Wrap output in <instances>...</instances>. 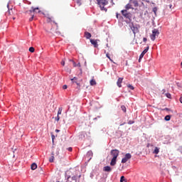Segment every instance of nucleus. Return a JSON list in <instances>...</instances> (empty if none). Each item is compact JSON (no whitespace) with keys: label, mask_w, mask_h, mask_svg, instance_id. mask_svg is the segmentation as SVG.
<instances>
[{"label":"nucleus","mask_w":182,"mask_h":182,"mask_svg":"<svg viewBox=\"0 0 182 182\" xmlns=\"http://www.w3.org/2000/svg\"><path fill=\"white\" fill-rule=\"evenodd\" d=\"M120 154V151L117 149L111 150V156L112 159L110 162V166H116V163H117V157H119V154Z\"/></svg>","instance_id":"obj_1"},{"label":"nucleus","mask_w":182,"mask_h":182,"mask_svg":"<svg viewBox=\"0 0 182 182\" xmlns=\"http://www.w3.org/2000/svg\"><path fill=\"white\" fill-rule=\"evenodd\" d=\"M72 82H75V80H77V77H74L73 79H71Z\"/></svg>","instance_id":"obj_31"},{"label":"nucleus","mask_w":182,"mask_h":182,"mask_svg":"<svg viewBox=\"0 0 182 182\" xmlns=\"http://www.w3.org/2000/svg\"><path fill=\"white\" fill-rule=\"evenodd\" d=\"M61 65H62L63 66H65V60H63L61 61Z\"/></svg>","instance_id":"obj_36"},{"label":"nucleus","mask_w":182,"mask_h":182,"mask_svg":"<svg viewBox=\"0 0 182 182\" xmlns=\"http://www.w3.org/2000/svg\"><path fill=\"white\" fill-rule=\"evenodd\" d=\"M63 89L65 90L66 89H68V85H65L63 86Z\"/></svg>","instance_id":"obj_34"},{"label":"nucleus","mask_w":182,"mask_h":182,"mask_svg":"<svg viewBox=\"0 0 182 182\" xmlns=\"http://www.w3.org/2000/svg\"><path fill=\"white\" fill-rule=\"evenodd\" d=\"M127 87H128L129 89H130L131 90H134V87H133V85H128Z\"/></svg>","instance_id":"obj_24"},{"label":"nucleus","mask_w":182,"mask_h":182,"mask_svg":"<svg viewBox=\"0 0 182 182\" xmlns=\"http://www.w3.org/2000/svg\"><path fill=\"white\" fill-rule=\"evenodd\" d=\"M123 124H121V126H123Z\"/></svg>","instance_id":"obj_54"},{"label":"nucleus","mask_w":182,"mask_h":182,"mask_svg":"<svg viewBox=\"0 0 182 182\" xmlns=\"http://www.w3.org/2000/svg\"><path fill=\"white\" fill-rule=\"evenodd\" d=\"M55 159V154H53V152L51 153V156L49 159V161L50 163H53V160Z\"/></svg>","instance_id":"obj_14"},{"label":"nucleus","mask_w":182,"mask_h":182,"mask_svg":"<svg viewBox=\"0 0 182 182\" xmlns=\"http://www.w3.org/2000/svg\"><path fill=\"white\" fill-rule=\"evenodd\" d=\"M57 182H59V181H57Z\"/></svg>","instance_id":"obj_56"},{"label":"nucleus","mask_w":182,"mask_h":182,"mask_svg":"<svg viewBox=\"0 0 182 182\" xmlns=\"http://www.w3.org/2000/svg\"><path fill=\"white\" fill-rule=\"evenodd\" d=\"M72 180H73V181H76L77 180V176H73L72 177Z\"/></svg>","instance_id":"obj_26"},{"label":"nucleus","mask_w":182,"mask_h":182,"mask_svg":"<svg viewBox=\"0 0 182 182\" xmlns=\"http://www.w3.org/2000/svg\"><path fill=\"white\" fill-rule=\"evenodd\" d=\"M68 178H70V176H68Z\"/></svg>","instance_id":"obj_55"},{"label":"nucleus","mask_w":182,"mask_h":182,"mask_svg":"<svg viewBox=\"0 0 182 182\" xmlns=\"http://www.w3.org/2000/svg\"><path fill=\"white\" fill-rule=\"evenodd\" d=\"M179 101L181 103H182V97H180Z\"/></svg>","instance_id":"obj_41"},{"label":"nucleus","mask_w":182,"mask_h":182,"mask_svg":"<svg viewBox=\"0 0 182 182\" xmlns=\"http://www.w3.org/2000/svg\"><path fill=\"white\" fill-rule=\"evenodd\" d=\"M143 41H144V42H147V38H143Z\"/></svg>","instance_id":"obj_39"},{"label":"nucleus","mask_w":182,"mask_h":182,"mask_svg":"<svg viewBox=\"0 0 182 182\" xmlns=\"http://www.w3.org/2000/svg\"><path fill=\"white\" fill-rule=\"evenodd\" d=\"M84 35L86 39H90L92 38V34L87 31H85Z\"/></svg>","instance_id":"obj_12"},{"label":"nucleus","mask_w":182,"mask_h":182,"mask_svg":"<svg viewBox=\"0 0 182 182\" xmlns=\"http://www.w3.org/2000/svg\"><path fill=\"white\" fill-rule=\"evenodd\" d=\"M34 15L31 14V17L29 18L30 22H32L33 21Z\"/></svg>","instance_id":"obj_28"},{"label":"nucleus","mask_w":182,"mask_h":182,"mask_svg":"<svg viewBox=\"0 0 182 182\" xmlns=\"http://www.w3.org/2000/svg\"><path fill=\"white\" fill-rule=\"evenodd\" d=\"M162 95H166V90H162Z\"/></svg>","instance_id":"obj_37"},{"label":"nucleus","mask_w":182,"mask_h":182,"mask_svg":"<svg viewBox=\"0 0 182 182\" xmlns=\"http://www.w3.org/2000/svg\"><path fill=\"white\" fill-rule=\"evenodd\" d=\"M129 26L132 31L134 35H136V33H139V28L136 25H134L133 23H129Z\"/></svg>","instance_id":"obj_3"},{"label":"nucleus","mask_w":182,"mask_h":182,"mask_svg":"<svg viewBox=\"0 0 182 182\" xmlns=\"http://www.w3.org/2000/svg\"><path fill=\"white\" fill-rule=\"evenodd\" d=\"M54 23H55L56 25H58V23H55V21H54Z\"/></svg>","instance_id":"obj_51"},{"label":"nucleus","mask_w":182,"mask_h":182,"mask_svg":"<svg viewBox=\"0 0 182 182\" xmlns=\"http://www.w3.org/2000/svg\"><path fill=\"white\" fill-rule=\"evenodd\" d=\"M129 9H132V4H128L125 6V11H129Z\"/></svg>","instance_id":"obj_17"},{"label":"nucleus","mask_w":182,"mask_h":182,"mask_svg":"<svg viewBox=\"0 0 182 182\" xmlns=\"http://www.w3.org/2000/svg\"><path fill=\"white\" fill-rule=\"evenodd\" d=\"M122 15L124 16V18H127V19H131L132 18V14L130 12H128L127 10H122L121 11Z\"/></svg>","instance_id":"obj_5"},{"label":"nucleus","mask_w":182,"mask_h":182,"mask_svg":"<svg viewBox=\"0 0 182 182\" xmlns=\"http://www.w3.org/2000/svg\"><path fill=\"white\" fill-rule=\"evenodd\" d=\"M167 4L165 6L166 9H168V11H173L174 9V6H173V4H171V1L168 0Z\"/></svg>","instance_id":"obj_7"},{"label":"nucleus","mask_w":182,"mask_h":182,"mask_svg":"<svg viewBox=\"0 0 182 182\" xmlns=\"http://www.w3.org/2000/svg\"><path fill=\"white\" fill-rule=\"evenodd\" d=\"M90 84L91 85V86H95L96 85V80H91L90 81Z\"/></svg>","instance_id":"obj_18"},{"label":"nucleus","mask_w":182,"mask_h":182,"mask_svg":"<svg viewBox=\"0 0 182 182\" xmlns=\"http://www.w3.org/2000/svg\"><path fill=\"white\" fill-rule=\"evenodd\" d=\"M142 1H145V2H147L148 4L150 3V0H142Z\"/></svg>","instance_id":"obj_38"},{"label":"nucleus","mask_w":182,"mask_h":182,"mask_svg":"<svg viewBox=\"0 0 182 182\" xmlns=\"http://www.w3.org/2000/svg\"><path fill=\"white\" fill-rule=\"evenodd\" d=\"M32 10H30L29 12L30 14H32V12H34L36 14H39L41 13V10H39V8L36 7V8H31Z\"/></svg>","instance_id":"obj_9"},{"label":"nucleus","mask_w":182,"mask_h":182,"mask_svg":"<svg viewBox=\"0 0 182 182\" xmlns=\"http://www.w3.org/2000/svg\"><path fill=\"white\" fill-rule=\"evenodd\" d=\"M59 114H62V108L58 109V115L59 116Z\"/></svg>","instance_id":"obj_27"},{"label":"nucleus","mask_w":182,"mask_h":182,"mask_svg":"<svg viewBox=\"0 0 182 182\" xmlns=\"http://www.w3.org/2000/svg\"><path fill=\"white\" fill-rule=\"evenodd\" d=\"M170 119H171V117L170 115H166L164 118V120H166V122L170 121Z\"/></svg>","instance_id":"obj_21"},{"label":"nucleus","mask_w":182,"mask_h":182,"mask_svg":"<svg viewBox=\"0 0 182 182\" xmlns=\"http://www.w3.org/2000/svg\"><path fill=\"white\" fill-rule=\"evenodd\" d=\"M77 66L80 67V63H78V64L77 65Z\"/></svg>","instance_id":"obj_45"},{"label":"nucleus","mask_w":182,"mask_h":182,"mask_svg":"<svg viewBox=\"0 0 182 182\" xmlns=\"http://www.w3.org/2000/svg\"><path fill=\"white\" fill-rule=\"evenodd\" d=\"M153 12H154V14H156L157 12V7H154L153 9Z\"/></svg>","instance_id":"obj_30"},{"label":"nucleus","mask_w":182,"mask_h":182,"mask_svg":"<svg viewBox=\"0 0 182 182\" xmlns=\"http://www.w3.org/2000/svg\"><path fill=\"white\" fill-rule=\"evenodd\" d=\"M75 83H76L77 85H79V83L76 82V81H74Z\"/></svg>","instance_id":"obj_48"},{"label":"nucleus","mask_w":182,"mask_h":182,"mask_svg":"<svg viewBox=\"0 0 182 182\" xmlns=\"http://www.w3.org/2000/svg\"><path fill=\"white\" fill-rule=\"evenodd\" d=\"M69 151H72V147L68 148Z\"/></svg>","instance_id":"obj_43"},{"label":"nucleus","mask_w":182,"mask_h":182,"mask_svg":"<svg viewBox=\"0 0 182 182\" xmlns=\"http://www.w3.org/2000/svg\"><path fill=\"white\" fill-rule=\"evenodd\" d=\"M55 132H56V133H59V132H60V130H59V129H55Z\"/></svg>","instance_id":"obj_42"},{"label":"nucleus","mask_w":182,"mask_h":182,"mask_svg":"<svg viewBox=\"0 0 182 182\" xmlns=\"http://www.w3.org/2000/svg\"><path fill=\"white\" fill-rule=\"evenodd\" d=\"M121 109L124 113H126V107L124 105L121 106Z\"/></svg>","instance_id":"obj_25"},{"label":"nucleus","mask_w":182,"mask_h":182,"mask_svg":"<svg viewBox=\"0 0 182 182\" xmlns=\"http://www.w3.org/2000/svg\"><path fill=\"white\" fill-rule=\"evenodd\" d=\"M75 83H76L77 85H79V83L76 82V81H74Z\"/></svg>","instance_id":"obj_46"},{"label":"nucleus","mask_w":182,"mask_h":182,"mask_svg":"<svg viewBox=\"0 0 182 182\" xmlns=\"http://www.w3.org/2000/svg\"><path fill=\"white\" fill-rule=\"evenodd\" d=\"M28 12H29V11H26L25 14H28Z\"/></svg>","instance_id":"obj_50"},{"label":"nucleus","mask_w":182,"mask_h":182,"mask_svg":"<svg viewBox=\"0 0 182 182\" xmlns=\"http://www.w3.org/2000/svg\"><path fill=\"white\" fill-rule=\"evenodd\" d=\"M75 83H76L77 85H79V83L76 82V81H74Z\"/></svg>","instance_id":"obj_47"},{"label":"nucleus","mask_w":182,"mask_h":182,"mask_svg":"<svg viewBox=\"0 0 182 182\" xmlns=\"http://www.w3.org/2000/svg\"><path fill=\"white\" fill-rule=\"evenodd\" d=\"M134 121H129L128 124H133Z\"/></svg>","instance_id":"obj_35"},{"label":"nucleus","mask_w":182,"mask_h":182,"mask_svg":"<svg viewBox=\"0 0 182 182\" xmlns=\"http://www.w3.org/2000/svg\"><path fill=\"white\" fill-rule=\"evenodd\" d=\"M7 7L9 8V4L7 5Z\"/></svg>","instance_id":"obj_49"},{"label":"nucleus","mask_w":182,"mask_h":182,"mask_svg":"<svg viewBox=\"0 0 182 182\" xmlns=\"http://www.w3.org/2000/svg\"><path fill=\"white\" fill-rule=\"evenodd\" d=\"M29 52H31V53H33V52H35V48L33 47H30Z\"/></svg>","instance_id":"obj_22"},{"label":"nucleus","mask_w":182,"mask_h":182,"mask_svg":"<svg viewBox=\"0 0 182 182\" xmlns=\"http://www.w3.org/2000/svg\"><path fill=\"white\" fill-rule=\"evenodd\" d=\"M132 4L134 5V6H139V2L137 0L132 1Z\"/></svg>","instance_id":"obj_20"},{"label":"nucleus","mask_w":182,"mask_h":182,"mask_svg":"<svg viewBox=\"0 0 182 182\" xmlns=\"http://www.w3.org/2000/svg\"><path fill=\"white\" fill-rule=\"evenodd\" d=\"M122 82H123V77L118 78L117 82V85L118 87H122Z\"/></svg>","instance_id":"obj_11"},{"label":"nucleus","mask_w":182,"mask_h":182,"mask_svg":"<svg viewBox=\"0 0 182 182\" xmlns=\"http://www.w3.org/2000/svg\"><path fill=\"white\" fill-rule=\"evenodd\" d=\"M153 153L154 154H159V153H160V149H159L158 147H155Z\"/></svg>","instance_id":"obj_16"},{"label":"nucleus","mask_w":182,"mask_h":182,"mask_svg":"<svg viewBox=\"0 0 182 182\" xmlns=\"http://www.w3.org/2000/svg\"><path fill=\"white\" fill-rule=\"evenodd\" d=\"M90 41L92 45H93L94 48H97V46H99V45H97V40L90 39Z\"/></svg>","instance_id":"obj_10"},{"label":"nucleus","mask_w":182,"mask_h":182,"mask_svg":"<svg viewBox=\"0 0 182 182\" xmlns=\"http://www.w3.org/2000/svg\"><path fill=\"white\" fill-rule=\"evenodd\" d=\"M165 96H166V97H168V99H171V94H170V93H166Z\"/></svg>","instance_id":"obj_23"},{"label":"nucleus","mask_w":182,"mask_h":182,"mask_svg":"<svg viewBox=\"0 0 182 182\" xmlns=\"http://www.w3.org/2000/svg\"><path fill=\"white\" fill-rule=\"evenodd\" d=\"M78 177H79V178H80L81 176L80 175Z\"/></svg>","instance_id":"obj_52"},{"label":"nucleus","mask_w":182,"mask_h":182,"mask_svg":"<svg viewBox=\"0 0 182 182\" xmlns=\"http://www.w3.org/2000/svg\"><path fill=\"white\" fill-rule=\"evenodd\" d=\"M12 12H13L12 9H9V11H8L9 15H12Z\"/></svg>","instance_id":"obj_29"},{"label":"nucleus","mask_w":182,"mask_h":182,"mask_svg":"<svg viewBox=\"0 0 182 182\" xmlns=\"http://www.w3.org/2000/svg\"><path fill=\"white\" fill-rule=\"evenodd\" d=\"M104 171H107V173H110L112 171V168L109 166H105L103 168Z\"/></svg>","instance_id":"obj_13"},{"label":"nucleus","mask_w":182,"mask_h":182,"mask_svg":"<svg viewBox=\"0 0 182 182\" xmlns=\"http://www.w3.org/2000/svg\"><path fill=\"white\" fill-rule=\"evenodd\" d=\"M160 35V32L157 28L152 30V34L150 36L151 41H156V37Z\"/></svg>","instance_id":"obj_4"},{"label":"nucleus","mask_w":182,"mask_h":182,"mask_svg":"<svg viewBox=\"0 0 182 182\" xmlns=\"http://www.w3.org/2000/svg\"><path fill=\"white\" fill-rule=\"evenodd\" d=\"M13 19L15 20V17H13Z\"/></svg>","instance_id":"obj_53"},{"label":"nucleus","mask_w":182,"mask_h":182,"mask_svg":"<svg viewBox=\"0 0 182 182\" xmlns=\"http://www.w3.org/2000/svg\"><path fill=\"white\" fill-rule=\"evenodd\" d=\"M127 182V179L124 178V176H121L120 178V182Z\"/></svg>","instance_id":"obj_19"},{"label":"nucleus","mask_w":182,"mask_h":182,"mask_svg":"<svg viewBox=\"0 0 182 182\" xmlns=\"http://www.w3.org/2000/svg\"><path fill=\"white\" fill-rule=\"evenodd\" d=\"M31 170H36V168H38V165H36V163H33L31 164Z\"/></svg>","instance_id":"obj_15"},{"label":"nucleus","mask_w":182,"mask_h":182,"mask_svg":"<svg viewBox=\"0 0 182 182\" xmlns=\"http://www.w3.org/2000/svg\"><path fill=\"white\" fill-rule=\"evenodd\" d=\"M130 159H132V154H126L124 158H123V159H122V164L127 163V161H128L129 160H130Z\"/></svg>","instance_id":"obj_6"},{"label":"nucleus","mask_w":182,"mask_h":182,"mask_svg":"<svg viewBox=\"0 0 182 182\" xmlns=\"http://www.w3.org/2000/svg\"><path fill=\"white\" fill-rule=\"evenodd\" d=\"M106 56L107 58H108V59H109V60H112V59L110 58V56L109 55V53L106 54Z\"/></svg>","instance_id":"obj_33"},{"label":"nucleus","mask_w":182,"mask_h":182,"mask_svg":"<svg viewBox=\"0 0 182 182\" xmlns=\"http://www.w3.org/2000/svg\"><path fill=\"white\" fill-rule=\"evenodd\" d=\"M116 16H117V18H119V14L117 13Z\"/></svg>","instance_id":"obj_44"},{"label":"nucleus","mask_w":182,"mask_h":182,"mask_svg":"<svg viewBox=\"0 0 182 182\" xmlns=\"http://www.w3.org/2000/svg\"><path fill=\"white\" fill-rule=\"evenodd\" d=\"M60 119V117H59V115H58V116L55 117V120H56L57 122H59Z\"/></svg>","instance_id":"obj_32"},{"label":"nucleus","mask_w":182,"mask_h":182,"mask_svg":"<svg viewBox=\"0 0 182 182\" xmlns=\"http://www.w3.org/2000/svg\"><path fill=\"white\" fill-rule=\"evenodd\" d=\"M150 47L147 46L144 50L143 52L141 53V55H139V62H140L141 59H143V58L144 57V55H146V53H147V52H149V49Z\"/></svg>","instance_id":"obj_8"},{"label":"nucleus","mask_w":182,"mask_h":182,"mask_svg":"<svg viewBox=\"0 0 182 182\" xmlns=\"http://www.w3.org/2000/svg\"><path fill=\"white\" fill-rule=\"evenodd\" d=\"M97 4L101 9V11H107V8L105 7L109 4V0H97Z\"/></svg>","instance_id":"obj_2"},{"label":"nucleus","mask_w":182,"mask_h":182,"mask_svg":"<svg viewBox=\"0 0 182 182\" xmlns=\"http://www.w3.org/2000/svg\"><path fill=\"white\" fill-rule=\"evenodd\" d=\"M73 66H74V68H76V66H77V65H76V63H73Z\"/></svg>","instance_id":"obj_40"}]
</instances>
